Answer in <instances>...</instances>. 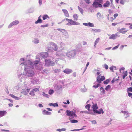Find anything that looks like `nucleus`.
<instances>
[{"label":"nucleus","instance_id":"423d86ee","mask_svg":"<svg viewBox=\"0 0 132 132\" xmlns=\"http://www.w3.org/2000/svg\"><path fill=\"white\" fill-rule=\"evenodd\" d=\"M79 23L76 22L75 21H73L72 19L71 20L70 22L68 23L67 24L68 25H78Z\"/></svg>","mask_w":132,"mask_h":132},{"label":"nucleus","instance_id":"680f3d73","mask_svg":"<svg viewBox=\"0 0 132 132\" xmlns=\"http://www.w3.org/2000/svg\"><path fill=\"white\" fill-rule=\"evenodd\" d=\"M89 62H88L86 65V68H87V67L89 65Z\"/></svg>","mask_w":132,"mask_h":132},{"label":"nucleus","instance_id":"774afa93","mask_svg":"<svg viewBox=\"0 0 132 132\" xmlns=\"http://www.w3.org/2000/svg\"><path fill=\"white\" fill-rule=\"evenodd\" d=\"M129 28L130 29H132V24H131V25L129 26Z\"/></svg>","mask_w":132,"mask_h":132},{"label":"nucleus","instance_id":"f257e3e1","mask_svg":"<svg viewBox=\"0 0 132 132\" xmlns=\"http://www.w3.org/2000/svg\"><path fill=\"white\" fill-rule=\"evenodd\" d=\"M48 51H49L53 49L56 51L58 50V47L56 44L53 42H50L48 45Z\"/></svg>","mask_w":132,"mask_h":132},{"label":"nucleus","instance_id":"09e8293b","mask_svg":"<svg viewBox=\"0 0 132 132\" xmlns=\"http://www.w3.org/2000/svg\"><path fill=\"white\" fill-rule=\"evenodd\" d=\"M98 42V40L97 39H96V40L95 41L94 44V46L95 47V46L96 45V44Z\"/></svg>","mask_w":132,"mask_h":132},{"label":"nucleus","instance_id":"bf43d9fd","mask_svg":"<svg viewBox=\"0 0 132 132\" xmlns=\"http://www.w3.org/2000/svg\"><path fill=\"white\" fill-rule=\"evenodd\" d=\"M73 76L75 77L76 76V73L75 72H74L72 74Z\"/></svg>","mask_w":132,"mask_h":132},{"label":"nucleus","instance_id":"a19ab883","mask_svg":"<svg viewBox=\"0 0 132 132\" xmlns=\"http://www.w3.org/2000/svg\"><path fill=\"white\" fill-rule=\"evenodd\" d=\"M104 113V112L103 111V109H100V114L101 113H102V114H103Z\"/></svg>","mask_w":132,"mask_h":132},{"label":"nucleus","instance_id":"c03bdc74","mask_svg":"<svg viewBox=\"0 0 132 132\" xmlns=\"http://www.w3.org/2000/svg\"><path fill=\"white\" fill-rule=\"evenodd\" d=\"M58 106V105L57 103H55L54 104H53V106L54 107H57Z\"/></svg>","mask_w":132,"mask_h":132},{"label":"nucleus","instance_id":"c9c22d12","mask_svg":"<svg viewBox=\"0 0 132 132\" xmlns=\"http://www.w3.org/2000/svg\"><path fill=\"white\" fill-rule=\"evenodd\" d=\"M30 94L32 95H33V96L35 95V94H34V91L33 90L31 91L30 92Z\"/></svg>","mask_w":132,"mask_h":132},{"label":"nucleus","instance_id":"13d9d810","mask_svg":"<svg viewBox=\"0 0 132 132\" xmlns=\"http://www.w3.org/2000/svg\"><path fill=\"white\" fill-rule=\"evenodd\" d=\"M38 106L40 107H42L43 106L41 104H39L38 105Z\"/></svg>","mask_w":132,"mask_h":132},{"label":"nucleus","instance_id":"7ed1b4c3","mask_svg":"<svg viewBox=\"0 0 132 132\" xmlns=\"http://www.w3.org/2000/svg\"><path fill=\"white\" fill-rule=\"evenodd\" d=\"M76 52L75 50H72L68 52L67 55L69 58H71L74 57L76 55Z\"/></svg>","mask_w":132,"mask_h":132},{"label":"nucleus","instance_id":"4c0bfd02","mask_svg":"<svg viewBox=\"0 0 132 132\" xmlns=\"http://www.w3.org/2000/svg\"><path fill=\"white\" fill-rule=\"evenodd\" d=\"M127 91L128 92H132V87H130L128 88L127 89Z\"/></svg>","mask_w":132,"mask_h":132},{"label":"nucleus","instance_id":"a878e982","mask_svg":"<svg viewBox=\"0 0 132 132\" xmlns=\"http://www.w3.org/2000/svg\"><path fill=\"white\" fill-rule=\"evenodd\" d=\"M110 81V79H107L103 82V83L104 84H107Z\"/></svg>","mask_w":132,"mask_h":132},{"label":"nucleus","instance_id":"69168bd1","mask_svg":"<svg viewBox=\"0 0 132 132\" xmlns=\"http://www.w3.org/2000/svg\"><path fill=\"white\" fill-rule=\"evenodd\" d=\"M47 109L49 111H52V109H51L49 108H47Z\"/></svg>","mask_w":132,"mask_h":132},{"label":"nucleus","instance_id":"0eeeda50","mask_svg":"<svg viewBox=\"0 0 132 132\" xmlns=\"http://www.w3.org/2000/svg\"><path fill=\"white\" fill-rule=\"evenodd\" d=\"M118 34H119V33L117 32L115 34H112L109 37V38L110 39H115L117 37H119L120 36V35Z\"/></svg>","mask_w":132,"mask_h":132},{"label":"nucleus","instance_id":"2eb2a0df","mask_svg":"<svg viewBox=\"0 0 132 132\" xmlns=\"http://www.w3.org/2000/svg\"><path fill=\"white\" fill-rule=\"evenodd\" d=\"M41 55L42 57L45 58L48 56V53L46 52H44Z\"/></svg>","mask_w":132,"mask_h":132},{"label":"nucleus","instance_id":"4be33fe9","mask_svg":"<svg viewBox=\"0 0 132 132\" xmlns=\"http://www.w3.org/2000/svg\"><path fill=\"white\" fill-rule=\"evenodd\" d=\"M10 96L15 100H18L19 99V97L15 96V95L12 94H10Z\"/></svg>","mask_w":132,"mask_h":132},{"label":"nucleus","instance_id":"e2e57ef3","mask_svg":"<svg viewBox=\"0 0 132 132\" xmlns=\"http://www.w3.org/2000/svg\"><path fill=\"white\" fill-rule=\"evenodd\" d=\"M111 20V21L112 22L113 20L114 19H115V18H110Z\"/></svg>","mask_w":132,"mask_h":132},{"label":"nucleus","instance_id":"603ef678","mask_svg":"<svg viewBox=\"0 0 132 132\" xmlns=\"http://www.w3.org/2000/svg\"><path fill=\"white\" fill-rule=\"evenodd\" d=\"M128 95L129 97L132 96L131 98H132V93H128Z\"/></svg>","mask_w":132,"mask_h":132},{"label":"nucleus","instance_id":"9b49d317","mask_svg":"<svg viewBox=\"0 0 132 132\" xmlns=\"http://www.w3.org/2000/svg\"><path fill=\"white\" fill-rule=\"evenodd\" d=\"M99 76H98L97 77V81L95 82L94 84L96 85H93V87L95 88H97L98 87L99 85Z\"/></svg>","mask_w":132,"mask_h":132},{"label":"nucleus","instance_id":"6ab92c4d","mask_svg":"<svg viewBox=\"0 0 132 132\" xmlns=\"http://www.w3.org/2000/svg\"><path fill=\"white\" fill-rule=\"evenodd\" d=\"M105 79V77L104 76H100V83H101L102 81H103Z\"/></svg>","mask_w":132,"mask_h":132},{"label":"nucleus","instance_id":"a211bd4d","mask_svg":"<svg viewBox=\"0 0 132 132\" xmlns=\"http://www.w3.org/2000/svg\"><path fill=\"white\" fill-rule=\"evenodd\" d=\"M43 113L44 114L50 115L51 113L50 112H48L45 110H44L43 111Z\"/></svg>","mask_w":132,"mask_h":132},{"label":"nucleus","instance_id":"4d7b16f0","mask_svg":"<svg viewBox=\"0 0 132 132\" xmlns=\"http://www.w3.org/2000/svg\"><path fill=\"white\" fill-rule=\"evenodd\" d=\"M42 0H39V3L40 5H41L42 4Z\"/></svg>","mask_w":132,"mask_h":132},{"label":"nucleus","instance_id":"39448f33","mask_svg":"<svg viewBox=\"0 0 132 132\" xmlns=\"http://www.w3.org/2000/svg\"><path fill=\"white\" fill-rule=\"evenodd\" d=\"M45 65L47 66L53 65L54 64V63L52 62L50 60H45Z\"/></svg>","mask_w":132,"mask_h":132},{"label":"nucleus","instance_id":"9d476101","mask_svg":"<svg viewBox=\"0 0 132 132\" xmlns=\"http://www.w3.org/2000/svg\"><path fill=\"white\" fill-rule=\"evenodd\" d=\"M128 31V30L126 29L125 28H122L119 30V31L122 34H125Z\"/></svg>","mask_w":132,"mask_h":132},{"label":"nucleus","instance_id":"49530a36","mask_svg":"<svg viewBox=\"0 0 132 132\" xmlns=\"http://www.w3.org/2000/svg\"><path fill=\"white\" fill-rule=\"evenodd\" d=\"M57 30L59 31H64L65 30L63 29H57Z\"/></svg>","mask_w":132,"mask_h":132},{"label":"nucleus","instance_id":"f8f14e48","mask_svg":"<svg viewBox=\"0 0 132 132\" xmlns=\"http://www.w3.org/2000/svg\"><path fill=\"white\" fill-rule=\"evenodd\" d=\"M62 11L64 13V15L67 17H69V15L67 11L65 9H62Z\"/></svg>","mask_w":132,"mask_h":132},{"label":"nucleus","instance_id":"ddd939ff","mask_svg":"<svg viewBox=\"0 0 132 132\" xmlns=\"http://www.w3.org/2000/svg\"><path fill=\"white\" fill-rule=\"evenodd\" d=\"M83 24L84 26H87L90 27H93L94 26L93 24L90 22H88V23H83Z\"/></svg>","mask_w":132,"mask_h":132},{"label":"nucleus","instance_id":"72a5a7b5","mask_svg":"<svg viewBox=\"0 0 132 132\" xmlns=\"http://www.w3.org/2000/svg\"><path fill=\"white\" fill-rule=\"evenodd\" d=\"M54 91L53 90H50L48 92V93L49 94L51 95L54 93Z\"/></svg>","mask_w":132,"mask_h":132},{"label":"nucleus","instance_id":"5fc2aeb1","mask_svg":"<svg viewBox=\"0 0 132 132\" xmlns=\"http://www.w3.org/2000/svg\"><path fill=\"white\" fill-rule=\"evenodd\" d=\"M86 3L89 4L90 3V2L89 0H85Z\"/></svg>","mask_w":132,"mask_h":132},{"label":"nucleus","instance_id":"e433bc0d","mask_svg":"<svg viewBox=\"0 0 132 132\" xmlns=\"http://www.w3.org/2000/svg\"><path fill=\"white\" fill-rule=\"evenodd\" d=\"M93 111L94 113H96L99 114V111H97L96 109H93Z\"/></svg>","mask_w":132,"mask_h":132},{"label":"nucleus","instance_id":"4468645a","mask_svg":"<svg viewBox=\"0 0 132 132\" xmlns=\"http://www.w3.org/2000/svg\"><path fill=\"white\" fill-rule=\"evenodd\" d=\"M99 0H95V1L94 2L93 4L94 7H98L99 6V3L98 2H96V1H98Z\"/></svg>","mask_w":132,"mask_h":132},{"label":"nucleus","instance_id":"37998d69","mask_svg":"<svg viewBox=\"0 0 132 132\" xmlns=\"http://www.w3.org/2000/svg\"><path fill=\"white\" fill-rule=\"evenodd\" d=\"M104 68H105L106 70L108 69V66L106 64H104Z\"/></svg>","mask_w":132,"mask_h":132},{"label":"nucleus","instance_id":"338daca9","mask_svg":"<svg viewBox=\"0 0 132 132\" xmlns=\"http://www.w3.org/2000/svg\"><path fill=\"white\" fill-rule=\"evenodd\" d=\"M125 69V68H121V69H120V70H124Z\"/></svg>","mask_w":132,"mask_h":132},{"label":"nucleus","instance_id":"ea45409f","mask_svg":"<svg viewBox=\"0 0 132 132\" xmlns=\"http://www.w3.org/2000/svg\"><path fill=\"white\" fill-rule=\"evenodd\" d=\"M60 71V70L59 69H55L54 70V71L55 73H56L59 72Z\"/></svg>","mask_w":132,"mask_h":132},{"label":"nucleus","instance_id":"864d4df0","mask_svg":"<svg viewBox=\"0 0 132 132\" xmlns=\"http://www.w3.org/2000/svg\"><path fill=\"white\" fill-rule=\"evenodd\" d=\"M118 16V14L117 13H116L114 15V18L115 19L116 17H117Z\"/></svg>","mask_w":132,"mask_h":132},{"label":"nucleus","instance_id":"f3484780","mask_svg":"<svg viewBox=\"0 0 132 132\" xmlns=\"http://www.w3.org/2000/svg\"><path fill=\"white\" fill-rule=\"evenodd\" d=\"M6 113V112L5 111H0V116L1 117L4 116Z\"/></svg>","mask_w":132,"mask_h":132},{"label":"nucleus","instance_id":"58836bf2","mask_svg":"<svg viewBox=\"0 0 132 132\" xmlns=\"http://www.w3.org/2000/svg\"><path fill=\"white\" fill-rule=\"evenodd\" d=\"M39 61H37V60H35L34 62V64L35 65H36L37 64H38Z\"/></svg>","mask_w":132,"mask_h":132},{"label":"nucleus","instance_id":"a18cd8bd","mask_svg":"<svg viewBox=\"0 0 132 132\" xmlns=\"http://www.w3.org/2000/svg\"><path fill=\"white\" fill-rule=\"evenodd\" d=\"M48 26V24L43 25L41 26V27H47Z\"/></svg>","mask_w":132,"mask_h":132},{"label":"nucleus","instance_id":"de8ad7c7","mask_svg":"<svg viewBox=\"0 0 132 132\" xmlns=\"http://www.w3.org/2000/svg\"><path fill=\"white\" fill-rule=\"evenodd\" d=\"M119 44H118V45L116 46H115L113 48H112V49L113 50H114V49H116L117 48H118V47L119 46Z\"/></svg>","mask_w":132,"mask_h":132},{"label":"nucleus","instance_id":"b1692460","mask_svg":"<svg viewBox=\"0 0 132 132\" xmlns=\"http://www.w3.org/2000/svg\"><path fill=\"white\" fill-rule=\"evenodd\" d=\"M49 17L47 14L44 15L43 17V19L44 20H45L47 18L49 19Z\"/></svg>","mask_w":132,"mask_h":132},{"label":"nucleus","instance_id":"2f4dec72","mask_svg":"<svg viewBox=\"0 0 132 132\" xmlns=\"http://www.w3.org/2000/svg\"><path fill=\"white\" fill-rule=\"evenodd\" d=\"M92 107L93 109H96L98 108L96 104L92 106Z\"/></svg>","mask_w":132,"mask_h":132},{"label":"nucleus","instance_id":"1a4fd4ad","mask_svg":"<svg viewBox=\"0 0 132 132\" xmlns=\"http://www.w3.org/2000/svg\"><path fill=\"white\" fill-rule=\"evenodd\" d=\"M19 23V22L17 20H15L11 23L8 26L9 28H10L13 25H15L18 24Z\"/></svg>","mask_w":132,"mask_h":132},{"label":"nucleus","instance_id":"8fccbe9b","mask_svg":"<svg viewBox=\"0 0 132 132\" xmlns=\"http://www.w3.org/2000/svg\"><path fill=\"white\" fill-rule=\"evenodd\" d=\"M109 13L110 14L112 13H113V10L110 9L109 10Z\"/></svg>","mask_w":132,"mask_h":132},{"label":"nucleus","instance_id":"412c9836","mask_svg":"<svg viewBox=\"0 0 132 132\" xmlns=\"http://www.w3.org/2000/svg\"><path fill=\"white\" fill-rule=\"evenodd\" d=\"M122 73L123 74V75L122 76V78L123 79H124L125 78V77L127 75V72L126 71H123V72Z\"/></svg>","mask_w":132,"mask_h":132},{"label":"nucleus","instance_id":"0e129e2a","mask_svg":"<svg viewBox=\"0 0 132 132\" xmlns=\"http://www.w3.org/2000/svg\"><path fill=\"white\" fill-rule=\"evenodd\" d=\"M13 104H12L9 103V105L10 106H12Z\"/></svg>","mask_w":132,"mask_h":132},{"label":"nucleus","instance_id":"f03ea898","mask_svg":"<svg viewBox=\"0 0 132 132\" xmlns=\"http://www.w3.org/2000/svg\"><path fill=\"white\" fill-rule=\"evenodd\" d=\"M25 75L28 77H32L34 75V71L31 68H28L25 70Z\"/></svg>","mask_w":132,"mask_h":132},{"label":"nucleus","instance_id":"79ce46f5","mask_svg":"<svg viewBox=\"0 0 132 132\" xmlns=\"http://www.w3.org/2000/svg\"><path fill=\"white\" fill-rule=\"evenodd\" d=\"M33 90L34 91H35L36 92H38V91H39L38 88H35V89H34Z\"/></svg>","mask_w":132,"mask_h":132},{"label":"nucleus","instance_id":"052dcab7","mask_svg":"<svg viewBox=\"0 0 132 132\" xmlns=\"http://www.w3.org/2000/svg\"><path fill=\"white\" fill-rule=\"evenodd\" d=\"M71 19H70L68 18L66 19V20L68 22H70V21H71Z\"/></svg>","mask_w":132,"mask_h":132},{"label":"nucleus","instance_id":"dca6fc26","mask_svg":"<svg viewBox=\"0 0 132 132\" xmlns=\"http://www.w3.org/2000/svg\"><path fill=\"white\" fill-rule=\"evenodd\" d=\"M110 5V2L109 1H107L104 4L103 6L104 7H109Z\"/></svg>","mask_w":132,"mask_h":132},{"label":"nucleus","instance_id":"c756f323","mask_svg":"<svg viewBox=\"0 0 132 132\" xmlns=\"http://www.w3.org/2000/svg\"><path fill=\"white\" fill-rule=\"evenodd\" d=\"M72 123H76L78 122V121L76 120H72L70 121Z\"/></svg>","mask_w":132,"mask_h":132},{"label":"nucleus","instance_id":"20e7f679","mask_svg":"<svg viewBox=\"0 0 132 132\" xmlns=\"http://www.w3.org/2000/svg\"><path fill=\"white\" fill-rule=\"evenodd\" d=\"M67 115L74 117L75 116L76 114L75 112L72 111H70L69 110H67L66 111Z\"/></svg>","mask_w":132,"mask_h":132},{"label":"nucleus","instance_id":"5701e85b","mask_svg":"<svg viewBox=\"0 0 132 132\" xmlns=\"http://www.w3.org/2000/svg\"><path fill=\"white\" fill-rule=\"evenodd\" d=\"M129 2V0H121L120 3L121 4H123L127 2Z\"/></svg>","mask_w":132,"mask_h":132},{"label":"nucleus","instance_id":"6e6d98bb","mask_svg":"<svg viewBox=\"0 0 132 132\" xmlns=\"http://www.w3.org/2000/svg\"><path fill=\"white\" fill-rule=\"evenodd\" d=\"M117 24V23H112V26H115Z\"/></svg>","mask_w":132,"mask_h":132},{"label":"nucleus","instance_id":"aec40b11","mask_svg":"<svg viewBox=\"0 0 132 132\" xmlns=\"http://www.w3.org/2000/svg\"><path fill=\"white\" fill-rule=\"evenodd\" d=\"M73 17L74 19V20L77 21L78 19V15L77 14H75L73 15Z\"/></svg>","mask_w":132,"mask_h":132},{"label":"nucleus","instance_id":"3c124183","mask_svg":"<svg viewBox=\"0 0 132 132\" xmlns=\"http://www.w3.org/2000/svg\"><path fill=\"white\" fill-rule=\"evenodd\" d=\"M113 67L111 66L110 68V69L111 71H113Z\"/></svg>","mask_w":132,"mask_h":132},{"label":"nucleus","instance_id":"cd10ccee","mask_svg":"<svg viewBox=\"0 0 132 132\" xmlns=\"http://www.w3.org/2000/svg\"><path fill=\"white\" fill-rule=\"evenodd\" d=\"M100 90L101 92V93L104 94L105 93V90L104 89L103 87H101L100 88Z\"/></svg>","mask_w":132,"mask_h":132},{"label":"nucleus","instance_id":"f704fd0d","mask_svg":"<svg viewBox=\"0 0 132 132\" xmlns=\"http://www.w3.org/2000/svg\"><path fill=\"white\" fill-rule=\"evenodd\" d=\"M111 87V86L110 85H108L105 88V89L106 90H107L109 89Z\"/></svg>","mask_w":132,"mask_h":132},{"label":"nucleus","instance_id":"bb28decb","mask_svg":"<svg viewBox=\"0 0 132 132\" xmlns=\"http://www.w3.org/2000/svg\"><path fill=\"white\" fill-rule=\"evenodd\" d=\"M78 8L79 10L80 13L82 14H83L84 13V11L79 6H78Z\"/></svg>","mask_w":132,"mask_h":132},{"label":"nucleus","instance_id":"473e14b6","mask_svg":"<svg viewBox=\"0 0 132 132\" xmlns=\"http://www.w3.org/2000/svg\"><path fill=\"white\" fill-rule=\"evenodd\" d=\"M90 104H87L85 106V108H86L88 109V110H89V109L90 107Z\"/></svg>","mask_w":132,"mask_h":132},{"label":"nucleus","instance_id":"7c9ffc66","mask_svg":"<svg viewBox=\"0 0 132 132\" xmlns=\"http://www.w3.org/2000/svg\"><path fill=\"white\" fill-rule=\"evenodd\" d=\"M43 95L45 97L47 98H49V95L46 94L44 92H43Z\"/></svg>","mask_w":132,"mask_h":132},{"label":"nucleus","instance_id":"393cba45","mask_svg":"<svg viewBox=\"0 0 132 132\" xmlns=\"http://www.w3.org/2000/svg\"><path fill=\"white\" fill-rule=\"evenodd\" d=\"M42 22V21L41 19H39L35 21V24H37L38 23H41Z\"/></svg>","mask_w":132,"mask_h":132},{"label":"nucleus","instance_id":"c85d7f7f","mask_svg":"<svg viewBox=\"0 0 132 132\" xmlns=\"http://www.w3.org/2000/svg\"><path fill=\"white\" fill-rule=\"evenodd\" d=\"M66 130V129L64 128L62 129H57V131H65Z\"/></svg>","mask_w":132,"mask_h":132},{"label":"nucleus","instance_id":"6e6552de","mask_svg":"<svg viewBox=\"0 0 132 132\" xmlns=\"http://www.w3.org/2000/svg\"><path fill=\"white\" fill-rule=\"evenodd\" d=\"M73 71L72 69L68 68L65 69L63 71L64 73L67 74H70Z\"/></svg>","mask_w":132,"mask_h":132}]
</instances>
